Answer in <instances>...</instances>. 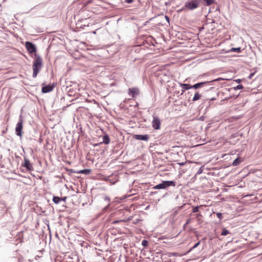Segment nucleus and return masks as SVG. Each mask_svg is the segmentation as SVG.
Segmentation results:
<instances>
[{
    "label": "nucleus",
    "instance_id": "1",
    "mask_svg": "<svg viewBox=\"0 0 262 262\" xmlns=\"http://www.w3.org/2000/svg\"><path fill=\"white\" fill-rule=\"evenodd\" d=\"M42 67V59L41 57L35 53V59L33 63V78H36L38 72L40 71Z\"/></svg>",
    "mask_w": 262,
    "mask_h": 262
},
{
    "label": "nucleus",
    "instance_id": "2",
    "mask_svg": "<svg viewBox=\"0 0 262 262\" xmlns=\"http://www.w3.org/2000/svg\"><path fill=\"white\" fill-rule=\"evenodd\" d=\"M202 0H188L185 3L184 7L180 10H187L192 11L199 8Z\"/></svg>",
    "mask_w": 262,
    "mask_h": 262
},
{
    "label": "nucleus",
    "instance_id": "3",
    "mask_svg": "<svg viewBox=\"0 0 262 262\" xmlns=\"http://www.w3.org/2000/svg\"><path fill=\"white\" fill-rule=\"evenodd\" d=\"M170 186H175L176 182L173 181H164L161 183L156 185L154 188L157 189H165Z\"/></svg>",
    "mask_w": 262,
    "mask_h": 262
},
{
    "label": "nucleus",
    "instance_id": "4",
    "mask_svg": "<svg viewBox=\"0 0 262 262\" xmlns=\"http://www.w3.org/2000/svg\"><path fill=\"white\" fill-rule=\"evenodd\" d=\"M23 120L20 118L19 121L17 122L15 127L16 135L17 136L21 137L23 136Z\"/></svg>",
    "mask_w": 262,
    "mask_h": 262
},
{
    "label": "nucleus",
    "instance_id": "5",
    "mask_svg": "<svg viewBox=\"0 0 262 262\" xmlns=\"http://www.w3.org/2000/svg\"><path fill=\"white\" fill-rule=\"evenodd\" d=\"M153 120L151 122L152 127L156 130L159 129L161 127V122L158 117L153 116Z\"/></svg>",
    "mask_w": 262,
    "mask_h": 262
},
{
    "label": "nucleus",
    "instance_id": "6",
    "mask_svg": "<svg viewBox=\"0 0 262 262\" xmlns=\"http://www.w3.org/2000/svg\"><path fill=\"white\" fill-rule=\"evenodd\" d=\"M26 47L30 53H35L36 51L35 45L31 42L27 41L26 42Z\"/></svg>",
    "mask_w": 262,
    "mask_h": 262
},
{
    "label": "nucleus",
    "instance_id": "7",
    "mask_svg": "<svg viewBox=\"0 0 262 262\" xmlns=\"http://www.w3.org/2000/svg\"><path fill=\"white\" fill-rule=\"evenodd\" d=\"M54 88V84H48L42 87L41 92L43 93H49L53 90Z\"/></svg>",
    "mask_w": 262,
    "mask_h": 262
},
{
    "label": "nucleus",
    "instance_id": "8",
    "mask_svg": "<svg viewBox=\"0 0 262 262\" xmlns=\"http://www.w3.org/2000/svg\"><path fill=\"white\" fill-rule=\"evenodd\" d=\"M21 165L25 167L27 170H31L33 169L32 165L30 163V161L26 157L24 158V163Z\"/></svg>",
    "mask_w": 262,
    "mask_h": 262
},
{
    "label": "nucleus",
    "instance_id": "9",
    "mask_svg": "<svg viewBox=\"0 0 262 262\" xmlns=\"http://www.w3.org/2000/svg\"><path fill=\"white\" fill-rule=\"evenodd\" d=\"M149 138L148 135H135L134 136V138L139 140L148 141Z\"/></svg>",
    "mask_w": 262,
    "mask_h": 262
},
{
    "label": "nucleus",
    "instance_id": "10",
    "mask_svg": "<svg viewBox=\"0 0 262 262\" xmlns=\"http://www.w3.org/2000/svg\"><path fill=\"white\" fill-rule=\"evenodd\" d=\"M139 91L137 88L129 89V95H132L133 97H135L137 95H139Z\"/></svg>",
    "mask_w": 262,
    "mask_h": 262
},
{
    "label": "nucleus",
    "instance_id": "11",
    "mask_svg": "<svg viewBox=\"0 0 262 262\" xmlns=\"http://www.w3.org/2000/svg\"><path fill=\"white\" fill-rule=\"evenodd\" d=\"M210 82L209 81H205V82H202L200 83H196L194 84V85H192L191 87L192 89H198L199 88H201L203 87L205 84L208 83Z\"/></svg>",
    "mask_w": 262,
    "mask_h": 262
},
{
    "label": "nucleus",
    "instance_id": "12",
    "mask_svg": "<svg viewBox=\"0 0 262 262\" xmlns=\"http://www.w3.org/2000/svg\"><path fill=\"white\" fill-rule=\"evenodd\" d=\"M180 86L183 89H182V92L181 94H183L185 90H187L190 89H192L191 85L189 84H186V83H180Z\"/></svg>",
    "mask_w": 262,
    "mask_h": 262
},
{
    "label": "nucleus",
    "instance_id": "13",
    "mask_svg": "<svg viewBox=\"0 0 262 262\" xmlns=\"http://www.w3.org/2000/svg\"><path fill=\"white\" fill-rule=\"evenodd\" d=\"M203 5L205 6H209L215 3V0H203Z\"/></svg>",
    "mask_w": 262,
    "mask_h": 262
},
{
    "label": "nucleus",
    "instance_id": "14",
    "mask_svg": "<svg viewBox=\"0 0 262 262\" xmlns=\"http://www.w3.org/2000/svg\"><path fill=\"white\" fill-rule=\"evenodd\" d=\"M110 142V139L108 135L105 134L104 136H103V141L102 143H104L105 144H108Z\"/></svg>",
    "mask_w": 262,
    "mask_h": 262
},
{
    "label": "nucleus",
    "instance_id": "15",
    "mask_svg": "<svg viewBox=\"0 0 262 262\" xmlns=\"http://www.w3.org/2000/svg\"><path fill=\"white\" fill-rule=\"evenodd\" d=\"M201 97L202 95L199 94V92H196L192 98V101H196L199 100L201 98Z\"/></svg>",
    "mask_w": 262,
    "mask_h": 262
},
{
    "label": "nucleus",
    "instance_id": "16",
    "mask_svg": "<svg viewBox=\"0 0 262 262\" xmlns=\"http://www.w3.org/2000/svg\"><path fill=\"white\" fill-rule=\"evenodd\" d=\"M91 172V170L90 169H84L83 170H81L78 171L79 173L84 174H89Z\"/></svg>",
    "mask_w": 262,
    "mask_h": 262
},
{
    "label": "nucleus",
    "instance_id": "17",
    "mask_svg": "<svg viewBox=\"0 0 262 262\" xmlns=\"http://www.w3.org/2000/svg\"><path fill=\"white\" fill-rule=\"evenodd\" d=\"M62 199V198H59L58 196H54L53 198V201L56 204H58Z\"/></svg>",
    "mask_w": 262,
    "mask_h": 262
},
{
    "label": "nucleus",
    "instance_id": "18",
    "mask_svg": "<svg viewBox=\"0 0 262 262\" xmlns=\"http://www.w3.org/2000/svg\"><path fill=\"white\" fill-rule=\"evenodd\" d=\"M242 49L241 47H237V48H232L230 50V52H237V53H241L242 52Z\"/></svg>",
    "mask_w": 262,
    "mask_h": 262
},
{
    "label": "nucleus",
    "instance_id": "19",
    "mask_svg": "<svg viewBox=\"0 0 262 262\" xmlns=\"http://www.w3.org/2000/svg\"><path fill=\"white\" fill-rule=\"evenodd\" d=\"M242 162V160H240V159L239 158H237L236 159H235L233 163H232V165L233 166H237L241 162Z\"/></svg>",
    "mask_w": 262,
    "mask_h": 262
},
{
    "label": "nucleus",
    "instance_id": "20",
    "mask_svg": "<svg viewBox=\"0 0 262 262\" xmlns=\"http://www.w3.org/2000/svg\"><path fill=\"white\" fill-rule=\"evenodd\" d=\"M229 233V231L228 230H227L226 229L224 228L221 233V235H223V236H226L227 234H228Z\"/></svg>",
    "mask_w": 262,
    "mask_h": 262
},
{
    "label": "nucleus",
    "instance_id": "21",
    "mask_svg": "<svg viewBox=\"0 0 262 262\" xmlns=\"http://www.w3.org/2000/svg\"><path fill=\"white\" fill-rule=\"evenodd\" d=\"M148 242L146 240V239H144L142 241V245L144 247H146L148 246Z\"/></svg>",
    "mask_w": 262,
    "mask_h": 262
},
{
    "label": "nucleus",
    "instance_id": "22",
    "mask_svg": "<svg viewBox=\"0 0 262 262\" xmlns=\"http://www.w3.org/2000/svg\"><path fill=\"white\" fill-rule=\"evenodd\" d=\"M244 88V86L241 84H238L234 88V90H241L243 89Z\"/></svg>",
    "mask_w": 262,
    "mask_h": 262
},
{
    "label": "nucleus",
    "instance_id": "23",
    "mask_svg": "<svg viewBox=\"0 0 262 262\" xmlns=\"http://www.w3.org/2000/svg\"><path fill=\"white\" fill-rule=\"evenodd\" d=\"M199 206H195L193 208L192 212L193 213L197 212L199 211Z\"/></svg>",
    "mask_w": 262,
    "mask_h": 262
},
{
    "label": "nucleus",
    "instance_id": "24",
    "mask_svg": "<svg viewBox=\"0 0 262 262\" xmlns=\"http://www.w3.org/2000/svg\"><path fill=\"white\" fill-rule=\"evenodd\" d=\"M200 244V241H199L190 249V250L196 248Z\"/></svg>",
    "mask_w": 262,
    "mask_h": 262
},
{
    "label": "nucleus",
    "instance_id": "25",
    "mask_svg": "<svg viewBox=\"0 0 262 262\" xmlns=\"http://www.w3.org/2000/svg\"><path fill=\"white\" fill-rule=\"evenodd\" d=\"M216 215H217V217L219 219L221 220V219H222V214L221 213H220V212L217 213L216 214Z\"/></svg>",
    "mask_w": 262,
    "mask_h": 262
},
{
    "label": "nucleus",
    "instance_id": "26",
    "mask_svg": "<svg viewBox=\"0 0 262 262\" xmlns=\"http://www.w3.org/2000/svg\"><path fill=\"white\" fill-rule=\"evenodd\" d=\"M203 167H200L197 172V174H201L203 172Z\"/></svg>",
    "mask_w": 262,
    "mask_h": 262
},
{
    "label": "nucleus",
    "instance_id": "27",
    "mask_svg": "<svg viewBox=\"0 0 262 262\" xmlns=\"http://www.w3.org/2000/svg\"><path fill=\"white\" fill-rule=\"evenodd\" d=\"M133 2V0H125V2L128 4H130Z\"/></svg>",
    "mask_w": 262,
    "mask_h": 262
},
{
    "label": "nucleus",
    "instance_id": "28",
    "mask_svg": "<svg viewBox=\"0 0 262 262\" xmlns=\"http://www.w3.org/2000/svg\"><path fill=\"white\" fill-rule=\"evenodd\" d=\"M216 98V97H212V98H208V99H209L210 100L212 101V100H215Z\"/></svg>",
    "mask_w": 262,
    "mask_h": 262
},
{
    "label": "nucleus",
    "instance_id": "29",
    "mask_svg": "<svg viewBox=\"0 0 262 262\" xmlns=\"http://www.w3.org/2000/svg\"><path fill=\"white\" fill-rule=\"evenodd\" d=\"M104 199H105V201H108V202L110 200V198L108 196H105Z\"/></svg>",
    "mask_w": 262,
    "mask_h": 262
},
{
    "label": "nucleus",
    "instance_id": "30",
    "mask_svg": "<svg viewBox=\"0 0 262 262\" xmlns=\"http://www.w3.org/2000/svg\"><path fill=\"white\" fill-rule=\"evenodd\" d=\"M165 17L166 19L167 20V21L168 22H169V18L167 15H165Z\"/></svg>",
    "mask_w": 262,
    "mask_h": 262
},
{
    "label": "nucleus",
    "instance_id": "31",
    "mask_svg": "<svg viewBox=\"0 0 262 262\" xmlns=\"http://www.w3.org/2000/svg\"><path fill=\"white\" fill-rule=\"evenodd\" d=\"M235 81L237 83H239L241 81V80L240 79H238L235 80Z\"/></svg>",
    "mask_w": 262,
    "mask_h": 262
},
{
    "label": "nucleus",
    "instance_id": "32",
    "mask_svg": "<svg viewBox=\"0 0 262 262\" xmlns=\"http://www.w3.org/2000/svg\"><path fill=\"white\" fill-rule=\"evenodd\" d=\"M62 198V199L61 200V201H65L67 199L66 197H64V198Z\"/></svg>",
    "mask_w": 262,
    "mask_h": 262
},
{
    "label": "nucleus",
    "instance_id": "33",
    "mask_svg": "<svg viewBox=\"0 0 262 262\" xmlns=\"http://www.w3.org/2000/svg\"><path fill=\"white\" fill-rule=\"evenodd\" d=\"M118 3H117L118 4H122V1H121V0H118Z\"/></svg>",
    "mask_w": 262,
    "mask_h": 262
},
{
    "label": "nucleus",
    "instance_id": "34",
    "mask_svg": "<svg viewBox=\"0 0 262 262\" xmlns=\"http://www.w3.org/2000/svg\"><path fill=\"white\" fill-rule=\"evenodd\" d=\"M189 222H190V220H188L186 223V225L188 224L189 223Z\"/></svg>",
    "mask_w": 262,
    "mask_h": 262
},
{
    "label": "nucleus",
    "instance_id": "35",
    "mask_svg": "<svg viewBox=\"0 0 262 262\" xmlns=\"http://www.w3.org/2000/svg\"><path fill=\"white\" fill-rule=\"evenodd\" d=\"M253 75H254V73H251L250 75V78H251Z\"/></svg>",
    "mask_w": 262,
    "mask_h": 262
},
{
    "label": "nucleus",
    "instance_id": "36",
    "mask_svg": "<svg viewBox=\"0 0 262 262\" xmlns=\"http://www.w3.org/2000/svg\"><path fill=\"white\" fill-rule=\"evenodd\" d=\"M93 33L94 34H96V30L94 31L93 32Z\"/></svg>",
    "mask_w": 262,
    "mask_h": 262
},
{
    "label": "nucleus",
    "instance_id": "37",
    "mask_svg": "<svg viewBox=\"0 0 262 262\" xmlns=\"http://www.w3.org/2000/svg\"><path fill=\"white\" fill-rule=\"evenodd\" d=\"M201 216V214H200V213H199V214H198L196 215V216H197V217H198V216Z\"/></svg>",
    "mask_w": 262,
    "mask_h": 262
},
{
    "label": "nucleus",
    "instance_id": "38",
    "mask_svg": "<svg viewBox=\"0 0 262 262\" xmlns=\"http://www.w3.org/2000/svg\"><path fill=\"white\" fill-rule=\"evenodd\" d=\"M180 165H184V164L183 163H182L181 164H180Z\"/></svg>",
    "mask_w": 262,
    "mask_h": 262
},
{
    "label": "nucleus",
    "instance_id": "39",
    "mask_svg": "<svg viewBox=\"0 0 262 262\" xmlns=\"http://www.w3.org/2000/svg\"><path fill=\"white\" fill-rule=\"evenodd\" d=\"M217 81V79H215L214 80H212V81Z\"/></svg>",
    "mask_w": 262,
    "mask_h": 262
}]
</instances>
